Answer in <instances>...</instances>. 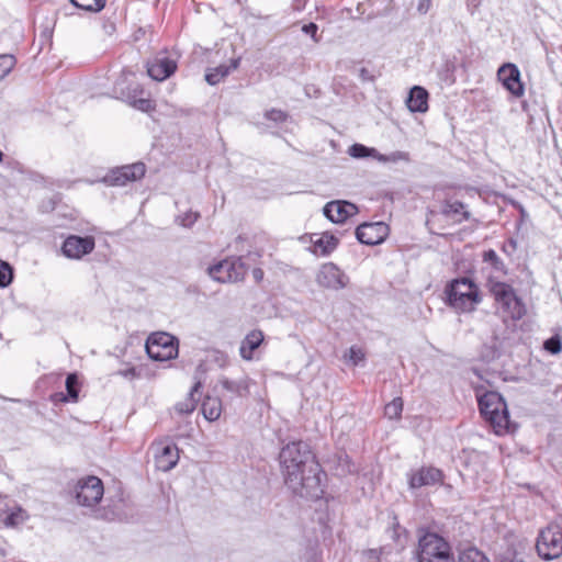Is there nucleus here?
Listing matches in <instances>:
<instances>
[{
    "instance_id": "1",
    "label": "nucleus",
    "mask_w": 562,
    "mask_h": 562,
    "mask_svg": "<svg viewBox=\"0 0 562 562\" xmlns=\"http://www.w3.org/2000/svg\"><path fill=\"white\" fill-rule=\"evenodd\" d=\"M279 459L284 482L293 493L305 498L323 495L324 473L305 442L288 443L281 449Z\"/></svg>"
},
{
    "instance_id": "2",
    "label": "nucleus",
    "mask_w": 562,
    "mask_h": 562,
    "mask_svg": "<svg viewBox=\"0 0 562 562\" xmlns=\"http://www.w3.org/2000/svg\"><path fill=\"white\" fill-rule=\"evenodd\" d=\"M249 270L254 281H262V269L250 267L241 257L227 258L207 268L213 281H244Z\"/></svg>"
},
{
    "instance_id": "3",
    "label": "nucleus",
    "mask_w": 562,
    "mask_h": 562,
    "mask_svg": "<svg viewBox=\"0 0 562 562\" xmlns=\"http://www.w3.org/2000/svg\"><path fill=\"white\" fill-rule=\"evenodd\" d=\"M482 416L491 424L495 434L502 435L509 429L507 405L497 392H486L477 397Z\"/></svg>"
},
{
    "instance_id": "4",
    "label": "nucleus",
    "mask_w": 562,
    "mask_h": 562,
    "mask_svg": "<svg viewBox=\"0 0 562 562\" xmlns=\"http://www.w3.org/2000/svg\"><path fill=\"white\" fill-rule=\"evenodd\" d=\"M491 292L495 300L496 311L504 319L518 321L525 316L526 306L510 283H493Z\"/></svg>"
},
{
    "instance_id": "5",
    "label": "nucleus",
    "mask_w": 562,
    "mask_h": 562,
    "mask_svg": "<svg viewBox=\"0 0 562 562\" xmlns=\"http://www.w3.org/2000/svg\"><path fill=\"white\" fill-rule=\"evenodd\" d=\"M537 552L543 560H554L562 555V521H554L543 528L537 538Z\"/></svg>"
},
{
    "instance_id": "6",
    "label": "nucleus",
    "mask_w": 562,
    "mask_h": 562,
    "mask_svg": "<svg viewBox=\"0 0 562 562\" xmlns=\"http://www.w3.org/2000/svg\"><path fill=\"white\" fill-rule=\"evenodd\" d=\"M449 304L460 312H470L480 303L476 283H449L446 289Z\"/></svg>"
},
{
    "instance_id": "7",
    "label": "nucleus",
    "mask_w": 562,
    "mask_h": 562,
    "mask_svg": "<svg viewBox=\"0 0 562 562\" xmlns=\"http://www.w3.org/2000/svg\"><path fill=\"white\" fill-rule=\"evenodd\" d=\"M418 562H438L453 558L448 542L436 533L424 535L418 542Z\"/></svg>"
},
{
    "instance_id": "8",
    "label": "nucleus",
    "mask_w": 562,
    "mask_h": 562,
    "mask_svg": "<svg viewBox=\"0 0 562 562\" xmlns=\"http://www.w3.org/2000/svg\"><path fill=\"white\" fill-rule=\"evenodd\" d=\"M149 358L156 361H167L178 355V340L168 333L151 334L146 342Z\"/></svg>"
},
{
    "instance_id": "9",
    "label": "nucleus",
    "mask_w": 562,
    "mask_h": 562,
    "mask_svg": "<svg viewBox=\"0 0 562 562\" xmlns=\"http://www.w3.org/2000/svg\"><path fill=\"white\" fill-rule=\"evenodd\" d=\"M79 505L92 507L97 505L104 493L102 481L93 475L80 479L74 490Z\"/></svg>"
},
{
    "instance_id": "10",
    "label": "nucleus",
    "mask_w": 562,
    "mask_h": 562,
    "mask_svg": "<svg viewBox=\"0 0 562 562\" xmlns=\"http://www.w3.org/2000/svg\"><path fill=\"white\" fill-rule=\"evenodd\" d=\"M146 173V166L143 162H135L111 169L102 181L112 187H123L128 182L142 179Z\"/></svg>"
},
{
    "instance_id": "11",
    "label": "nucleus",
    "mask_w": 562,
    "mask_h": 562,
    "mask_svg": "<svg viewBox=\"0 0 562 562\" xmlns=\"http://www.w3.org/2000/svg\"><path fill=\"white\" fill-rule=\"evenodd\" d=\"M95 247L93 236H67L61 245V254L69 259H81L83 256L91 254Z\"/></svg>"
},
{
    "instance_id": "12",
    "label": "nucleus",
    "mask_w": 562,
    "mask_h": 562,
    "mask_svg": "<svg viewBox=\"0 0 562 562\" xmlns=\"http://www.w3.org/2000/svg\"><path fill=\"white\" fill-rule=\"evenodd\" d=\"M114 92L119 93L121 99L139 111L150 112L155 110V103L151 99L140 97L144 93V89L138 83L128 86L125 91L121 88V83L116 82Z\"/></svg>"
},
{
    "instance_id": "13",
    "label": "nucleus",
    "mask_w": 562,
    "mask_h": 562,
    "mask_svg": "<svg viewBox=\"0 0 562 562\" xmlns=\"http://www.w3.org/2000/svg\"><path fill=\"white\" fill-rule=\"evenodd\" d=\"M387 234L389 226L383 222L363 223L356 228L358 241L368 246L381 244Z\"/></svg>"
},
{
    "instance_id": "14",
    "label": "nucleus",
    "mask_w": 562,
    "mask_h": 562,
    "mask_svg": "<svg viewBox=\"0 0 562 562\" xmlns=\"http://www.w3.org/2000/svg\"><path fill=\"white\" fill-rule=\"evenodd\" d=\"M153 450L155 464L158 470L167 472L178 463L179 451L173 443L158 441L153 445Z\"/></svg>"
},
{
    "instance_id": "15",
    "label": "nucleus",
    "mask_w": 562,
    "mask_h": 562,
    "mask_svg": "<svg viewBox=\"0 0 562 562\" xmlns=\"http://www.w3.org/2000/svg\"><path fill=\"white\" fill-rule=\"evenodd\" d=\"M498 80L516 98L524 95L525 87L520 80V71L515 64L507 63L502 65L497 71Z\"/></svg>"
},
{
    "instance_id": "16",
    "label": "nucleus",
    "mask_w": 562,
    "mask_h": 562,
    "mask_svg": "<svg viewBox=\"0 0 562 562\" xmlns=\"http://www.w3.org/2000/svg\"><path fill=\"white\" fill-rule=\"evenodd\" d=\"M147 74L150 78L157 81H164L175 74L177 70V61L166 53L156 55L151 60L147 61Z\"/></svg>"
},
{
    "instance_id": "17",
    "label": "nucleus",
    "mask_w": 562,
    "mask_h": 562,
    "mask_svg": "<svg viewBox=\"0 0 562 562\" xmlns=\"http://www.w3.org/2000/svg\"><path fill=\"white\" fill-rule=\"evenodd\" d=\"M324 215L333 223H344L357 213V206L347 201H330L324 206Z\"/></svg>"
},
{
    "instance_id": "18",
    "label": "nucleus",
    "mask_w": 562,
    "mask_h": 562,
    "mask_svg": "<svg viewBox=\"0 0 562 562\" xmlns=\"http://www.w3.org/2000/svg\"><path fill=\"white\" fill-rule=\"evenodd\" d=\"M441 471L436 468H422L409 476L411 488H418L426 485H434L441 482Z\"/></svg>"
},
{
    "instance_id": "19",
    "label": "nucleus",
    "mask_w": 562,
    "mask_h": 562,
    "mask_svg": "<svg viewBox=\"0 0 562 562\" xmlns=\"http://www.w3.org/2000/svg\"><path fill=\"white\" fill-rule=\"evenodd\" d=\"M441 213L446 217H449L459 224L464 221H469L471 217V214L467 209V204L453 199H446L442 202Z\"/></svg>"
},
{
    "instance_id": "20",
    "label": "nucleus",
    "mask_w": 562,
    "mask_h": 562,
    "mask_svg": "<svg viewBox=\"0 0 562 562\" xmlns=\"http://www.w3.org/2000/svg\"><path fill=\"white\" fill-rule=\"evenodd\" d=\"M218 384L231 395V397H244L247 396L250 392L251 380L248 376H243L238 380H232L226 376H222L218 379Z\"/></svg>"
},
{
    "instance_id": "21",
    "label": "nucleus",
    "mask_w": 562,
    "mask_h": 562,
    "mask_svg": "<svg viewBox=\"0 0 562 562\" xmlns=\"http://www.w3.org/2000/svg\"><path fill=\"white\" fill-rule=\"evenodd\" d=\"M428 91L420 87L414 86L406 99L407 108L411 112L425 113L428 110Z\"/></svg>"
},
{
    "instance_id": "22",
    "label": "nucleus",
    "mask_w": 562,
    "mask_h": 562,
    "mask_svg": "<svg viewBox=\"0 0 562 562\" xmlns=\"http://www.w3.org/2000/svg\"><path fill=\"white\" fill-rule=\"evenodd\" d=\"M240 63V58L231 59L229 65H218L213 68H209L205 74V80L209 85L215 86L227 77L233 70L237 69Z\"/></svg>"
},
{
    "instance_id": "23",
    "label": "nucleus",
    "mask_w": 562,
    "mask_h": 562,
    "mask_svg": "<svg viewBox=\"0 0 562 562\" xmlns=\"http://www.w3.org/2000/svg\"><path fill=\"white\" fill-rule=\"evenodd\" d=\"M263 334L260 330L250 331L241 341L239 355L244 360L250 361L254 358V351L261 345Z\"/></svg>"
},
{
    "instance_id": "24",
    "label": "nucleus",
    "mask_w": 562,
    "mask_h": 562,
    "mask_svg": "<svg viewBox=\"0 0 562 562\" xmlns=\"http://www.w3.org/2000/svg\"><path fill=\"white\" fill-rule=\"evenodd\" d=\"M200 387H201V382H196L192 386V389L190 390L188 395L175 405V411L179 415H188V414H191L195 409L196 404H198V398L195 397V393L199 392Z\"/></svg>"
},
{
    "instance_id": "25",
    "label": "nucleus",
    "mask_w": 562,
    "mask_h": 562,
    "mask_svg": "<svg viewBox=\"0 0 562 562\" xmlns=\"http://www.w3.org/2000/svg\"><path fill=\"white\" fill-rule=\"evenodd\" d=\"M338 238L329 233H323L313 241L314 251L319 255H329L338 246Z\"/></svg>"
},
{
    "instance_id": "26",
    "label": "nucleus",
    "mask_w": 562,
    "mask_h": 562,
    "mask_svg": "<svg viewBox=\"0 0 562 562\" xmlns=\"http://www.w3.org/2000/svg\"><path fill=\"white\" fill-rule=\"evenodd\" d=\"M202 414L209 422L217 420L222 414V401L218 397H205L202 403Z\"/></svg>"
},
{
    "instance_id": "27",
    "label": "nucleus",
    "mask_w": 562,
    "mask_h": 562,
    "mask_svg": "<svg viewBox=\"0 0 562 562\" xmlns=\"http://www.w3.org/2000/svg\"><path fill=\"white\" fill-rule=\"evenodd\" d=\"M344 271L334 262L324 263L318 273L316 281H342Z\"/></svg>"
},
{
    "instance_id": "28",
    "label": "nucleus",
    "mask_w": 562,
    "mask_h": 562,
    "mask_svg": "<svg viewBox=\"0 0 562 562\" xmlns=\"http://www.w3.org/2000/svg\"><path fill=\"white\" fill-rule=\"evenodd\" d=\"M482 260L486 263L494 272L505 276L507 273V268L501 257L494 249H488L483 251Z\"/></svg>"
},
{
    "instance_id": "29",
    "label": "nucleus",
    "mask_w": 562,
    "mask_h": 562,
    "mask_svg": "<svg viewBox=\"0 0 562 562\" xmlns=\"http://www.w3.org/2000/svg\"><path fill=\"white\" fill-rule=\"evenodd\" d=\"M78 385H79V382H78L77 375L75 373H70V374H68V376L66 379V390H67L68 396H65L64 393H57L54 395V397L56 400H59L63 402H66V401L77 402L78 393H79Z\"/></svg>"
},
{
    "instance_id": "30",
    "label": "nucleus",
    "mask_w": 562,
    "mask_h": 562,
    "mask_svg": "<svg viewBox=\"0 0 562 562\" xmlns=\"http://www.w3.org/2000/svg\"><path fill=\"white\" fill-rule=\"evenodd\" d=\"M27 517L29 516L24 509L16 507L9 514H4L3 517H0V522H2L5 527H15L23 524Z\"/></svg>"
},
{
    "instance_id": "31",
    "label": "nucleus",
    "mask_w": 562,
    "mask_h": 562,
    "mask_svg": "<svg viewBox=\"0 0 562 562\" xmlns=\"http://www.w3.org/2000/svg\"><path fill=\"white\" fill-rule=\"evenodd\" d=\"M348 154L353 158H374L378 160L379 151L373 147L356 143L348 148Z\"/></svg>"
},
{
    "instance_id": "32",
    "label": "nucleus",
    "mask_w": 562,
    "mask_h": 562,
    "mask_svg": "<svg viewBox=\"0 0 562 562\" xmlns=\"http://www.w3.org/2000/svg\"><path fill=\"white\" fill-rule=\"evenodd\" d=\"M70 3L83 11L98 13L104 9L106 0H69Z\"/></svg>"
},
{
    "instance_id": "33",
    "label": "nucleus",
    "mask_w": 562,
    "mask_h": 562,
    "mask_svg": "<svg viewBox=\"0 0 562 562\" xmlns=\"http://www.w3.org/2000/svg\"><path fill=\"white\" fill-rule=\"evenodd\" d=\"M344 360L352 366L362 363L366 359V352L358 346H351L345 353Z\"/></svg>"
},
{
    "instance_id": "34",
    "label": "nucleus",
    "mask_w": 562,
    "mask_h": 562,
    "mask_svg": "<svg viewBox=\"0 0 562 562\" xmlns=\"http://www.w3.org/2000/svg\"><path fill=\"white\" fill-rule=\"evenodd\" d=\"M403 411V401L401 397H395L385 405L384 414L390 419H396L401 416Z\"/></svg>"
},
{
    "instance_id": "35",
    "label": "nucleus",
    "mask_w": 562,
    "mask_h": 562,
    "mask_svg": "<svg viewBox=\"0 0 562 562\" xmlns=\"http://www.w3.org/2000/svg\"><path fill=\"white\" fill-rule=\"evenodd\" d=\"M378 160L382 162H397V161H411L409 154L407 151L396 150L389 155L379 153Z\"/></svg>"
},
{
    "instance_id": "36",
    "label": "nucleus",
    "mask_w": 562,
    "mask_h": 562,
    "mask_svg": "<svg viewBox=\"0 0 562 562\" xmlns=\"http://www.w3.org/2000/svg\"><path fill=\"white\" fill-rule=\"evenodd\" d=\"M459 562H488V560L482 552L471 548L460 554Z\"/></svg>"
},
{
    "instance_id": "37",
    "label": "nucleus",
    "mask_w": 562,
    "mask_h": 562,
    "mask_svg": "<svg viewBox=\"0 0 562 562\" xmlns=\"http://www.w3.org/2000/svg\"><path fill=\"white\" fill-rule=\"evenodd\" d=\"M199 218V212L189 211L181 215H178L176 222L183 227H191Z\"/></svg>"
},
{
    "instance_id": "38",
    "label": "nucleus",
    "mask_w": 562,
    "mask_h": 562,
    "mask_svg": "<svg viewBox=\"0 0 562 562\" xmlns=\"http://www.w3.org/2000/svg\"><path fill=\"white\" fill-rule=\"evenodd\" d=\"M501 249L513 261L515 259V257H516V252H517V249H518V243L513 237L507 238L503 243Z\"/></svg>"
},
{
    "instance_id": "39",
    "label": "nucleus",
    "mask_w": 562,
    "mask_h": 562,
    "mask_svg": "<svg viewBox=\"0 0 562 562\" xmlns=\"http://www.w3.org/2000/svg\"><path fill=\"white\" fill-rule=\"evenodd\" d=\"M14 66V57L12 55H0V79L7 76Z\"/></svg>"
},
{
    "instance_id": "40",
    "label": "nucleus",
    "mask_w": 562,
    "mask_h": 562,
    "mask_svg": "<svg viewBox=\"0 0 562 562\" xmlns=\"http://www.w3.org/2000/svg\"><path fill=\"white\" fill-rule=\"evenodd\" d=\"M265 117L274 123H283L289 119V114L279 109H270L266 111Z\"/></svg>"
},
{
    "instance_id": "41",
    "label": "nucleus",
    "mask_w": 562,
    "mask_h": 562,
    "mask_svg": "<svg viewBox=\"0 0 562 562\" xmlns=\"http://www.w3.org/2000/svg\"><path fill=\"white\" fill-rule=\"evenodd\" d=\"M13 267L8 261L0 260V281H13Z\"/></svg>"
},
{
    "instance_id": "42",
    "label": "nucleus",
    "mask_w": 562,
    "mask_h": 562,
    "mask_svg": "<svg viewBox=\"0 0 562 562\" xmlns=\"http://www.w3.org/2000/svg\"><path fill=\"white\" fill-rule=\"evenodd\" d=\"M544 349L553 355L562 350V342L559 337H551L544 341Z\"/></svg>"
},
{
    "instance_id": "43",
    "label": "nucleus",
    "mask_w": 562,
    "mask_h": 562,
    "mask_svg": "<svg viewBox=\"0 0 562 562\" xmlns=\"http://www.w3.org/2000/svg\"><path fill=\"white\" fill-rule=\"evenodd\" d=\"M317 31H318V26L316 23L314 22H310L307 24H304L302 26V32L310 35L314 42H318L319 40L317 38Z\"/></svg>"
},
{
    "instance_id": "44",
    "label": "nucleus",
    "mask_w": 562,
    "mask_h": 562,
    "mask_svg": "<svg viewBox=\"0 0 562 562\" xmlns=\"http://www.w3.org/2000/svg\"><path fill=\"white\" fill-rule=\"evenodd\" d=\"M117 374H120L121 376H123L127 380H134L139 376L135 367H128L126 369H122L117 372Z\"/></svg>"
},
{
    "instance_id": "45",
    "label": "nucleus",
    "mask_w": 562,
    "mask_h": 562,
    "mask_svg": "<svg viewBox=\"0 0 562 562\" xmlns=\"http://www.w3.org/2000/svg\"><path fill=\"white\" fill-rule=\"evenodd\" d=\"M306 0H293V9L301 11L305 8Z\"/></svg>"
},
{
    "instance_id": "46",
    "label": "nucleus",
    "mask_w": 562,
    "mask_h": 562,
    "mask_svg": "<svg viewBox=\"0 0 562 562\" xmlns=\"http://www.w3.org/2000/svg\"><path fill=\"white\" fill-rule=\"evenodd\" d=\"M360 76L363 80H373V77L369 75V71L366 68L360 70Z\"/></svg>"
},
{
    "instance_id": "47",
    "label": "nucleus",
    "mask_w": 562,
    "mask_h": 562,
    "mask_svg": "<svg viewBox=\"0 0 562 562\" xmlns=\"http://www.w3.org/2000/svg\"><path fill=\"white\" fill-rule=\"evenodd\" d=\"M450 281L468 282V281H473V279H472V277L465 276V277L453 278Z\"/></svg>"
},
{
    "instance_id": "48",
    "label": "nucleus",
    "mask_w": 562,
    "mask_h": 562,
    "mask_svg": "<svg viewBox=\"0 0 562 562\" xmlns=\"http://www.w3.org/2000/svg\"><path fill=\"white\" fill-rule=\"evenodd\" d=\"M424 2H425V0H422V2L419 3V5H418L419 11H423L424 7H426V3H424ZM426 2H427V7H429L430 0H426ZM426 9H428V8H426ZM426 11L427 10H425L424 12H426Z\"/></svg>"
},
{
    "instance_id": "49",
    "label": "nucleus",
    "mask_w": 562,
    "mask_h": 562,
    "mask_svg": "<svg viewBox=\"0 0 562 562\" xmlns=\"http://www.w3.org/2000/svg\"><path fill=\"white\" fill-rule=\"evenodd\" d=\"M424 2H425V0H422V2L419 3V5H418L419 11H423L424 7H426V3H424ZM426 2H427V7H429L430 0H426ZM426 9H428V8H426ZM426 11L427 10H425L424 12H426Z\"/></svg>"
},
{
    "instance_id": "50",
    "label": "nucleus",
    "mask_w": 562,
    "mask_h": 562,
    "mask_svg": "<svg viewBox=\"0 0 562 562\" xmlns=\"http://www.w3.org/2000/svg\"><path fill=\"white\" fill-rule=\"evenodd\" d=\"M369 554L371 555V558H374V559L379 560L376 550H370Z\"/></svg>"
},
{
    "instance_id": "51",
    "label": "nucleus",
    "mask_w": 562,
    "mask_h": 562,
    "mask_svg": "<svg viewBox=\"0 0 562 562\" xmlns=\"http://www.w3.org/2000/svg\"><path fill=\"white\" fill-rule=\"evenodd\" d=\"M438 562H456L454 558L438 560Z\"/></svg>"
},
{
    "instance_id": "52",
    "label": "nucleus",
    "mask_w": 562,
    "mask_h": 562,
    "mask_svg": "<svg viewBox=\"0 0 562 562\" xmlns=\"http://www.w3.org/2000/svg\"><path fill=\"white\" fill-rule=\"evenodd\" d=\"M10 283H0V288H5L8 286Z\"/></svg>"
},
{
    "instance_id": "53",
    "label": "nucleus",
    "mask_w": 562,
    "mask_h": 562,
    "mask_svg": "<svg viewBox=\"0 0 562 562\" xmlns=\"http://www.w3.org/2000/svg\"><path fill=\"white\" fill-rule=\"evenodd\" d=\"M3 153L0 150V161H2Z\"/></svg>"
}]
</instances>
